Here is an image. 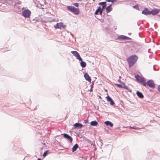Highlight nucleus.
<instances>
[{"mask_svg": "<svg viewBox=\"0 0 160 160\" xmlns=\"http://www.w3.org/2000/svg\"><path fill=\"white\" fill-rule=\"evenodd\" d=\"M81 62L80 63V64L82 68H85L86 66V63L85 62L82 61H82H81Z\"/></svg>", "mask_w": 160, "mask_h": 160, "instance_id": "19", "label": "nucleus"}, {"mask_svg": "<svg viewBox=\"0 0 160 160\" xmlns=\"http://www.w3.org/2000/svg\"><path fill=\"white\" fill-rule=\"evenodd\" d=\"M138 57L136 55H132L127 59L129 67H131L135 63L138 59Z\"/></svg>", "mask_w": 160, "mask_h": 160, "instance_id": "1", "label": "nucleus"}, {"mask_svg": "<svg viewBox=\"0 0 160 160\" xmlns=\"http://www.w3.org/2000/svg\"><path fill=\"white\" fill-rule=\"evenodd\" d=\"M142 13L145 15L150 14V11H149L148 9L147 8H145L144 9L142 10Z\"/></svg>", "mask_w": 160, "mask_h": 160, "instance_id": "10", "label": "nucleus"}, {"mask_svg": "<svg viewBox=\"0 0 160 160\" xmlns=\"http://www.w3.org/2000/svg\"><path fill=\"white\" fill-rule=\"evenodd\" d=\"M99 12V11H98V10H96L94 13V14L95 15H98V14Z\"/></svg>", "mask_w": 160, "mask_h": 160, "instance_id": "32", "label": "nucleus"}, {"mask_svg": "<svg viewBox=\"0 0 160 160\" xmlns=\"http://www.w3.org/2000/svg\"><path fill=\"white\" fill-rule=\"evenodd\" d=\"M106 5L107 4H104L102 5V8H101V10H103L106 8Z\"/></svg>", "mask_w": 160, "mask_h": 160, "instance_id": "30", "label": "nucleus"}, {"mask_svg": "<svg viewBox=\"0 0 160 160\" xmlns=\"http://www.w3.org/2000/svg\"><path fill=\"white\" fill-rule=\"evenodd\" d=\"M71 53L74 56L76 57V58L79 61H82V59L79 53L77 51H72Z\"/></svg>", "mask_w": 160, "mask_h": 160, "instance_id": "5", "label": "nucleus"}, {"mask_svg": "<svg viewBox=\"0 0 160 160\" xmlns=\"http://www.w3.org/2000/svg\"><path fill=\"white\" fill-rule=\"evenodd\" d=\"M107 100L108 101H110L111 99H112L109 96H108L106 97Z\"/></svg>", "mask_w": 160, "mask_h": 160, "instance_id": "25", "label": "nucleus"}, {"mask_svg": "<svg viewBox=\"0 0 160 160\" xmlns=\"http://www.w3.org/2000/svg\"><path fill=\"white\" fill-rule=\"evenodd\" d=\"M106 2H111L112 3H113L114 2H116L117 1V0H106Z\"/></svg>", "mask_w": 160, "mask_h": 160, "instance_id": "22", "label": "nucleus"}, {"mask_svg": "<svg viewBox=\"0 0 160 160\" xmlns=\"http://www.w3.org/2000/svg\"><path fill=\"white\" fill-rule=\"evenodd\" d=\"M90 124L92 126H96L98 124V122L96 121H93L90 122Z\"/></svg>", "mask_w": 160, "mask_h": 160, "instance_id": "18", "label": "nucleus"}, {"mask_svg": "<svg viewBox=\"0 0 160 160\" xmlns=\"http://www.w3.org/2000/svg\"><path fill=\"white\" fill-rule=\"evenodd\" d=\"M37 160H41V159L40 158H38V159Z\"/></svg>", "mask_w": 160, "mask_h": 160, "instance_id": "39", "label": "nucleus"}, {"mask_svg": "<svg viewBox=\"0 0 160 160\" xmlns=\"http://www.w3.org/2000/svg\"><path fill=\"white\" fill-rule=\"evenodd\" d=\"M67 8L68 10L72 12L75 15H78L80 13L79 9L78 8H76L74 6H67Z\"/></svg>", "mask_w": 160, "mask_h": 160, "instance_id": "2", "label": "nucleus"}, {"mask_svg": "<svg viewBox=\"0 0 160 160\" xmlns=\"http://www.w3.org/2000/svg\"><path fill=\"white\" fill-rule=\"evenodd\" d=\"M130 129H137L138 128L136 127V126H133V127H130Z\"/></svg>", "mask_w": 160, "mask_h": 160, "instance_id": "26", "label": "nucleus"}, {"mask_svg": "<svg viewBox=\"0 0 160 160\" xmlns=\"http://www.w3.org/2000/svg\"><path fill=\"white\" fill-rule=\"evenodd\" d=\"M91 88H93V84H92L90 85Z\"/></svg>", "mask_w": 160, "mask_h": 160, "instance_id": "37", "label": "nucleus"}, {"mask_svg": "<svg viewBox=\"0 0 160 160\" xmlns=\"http://www.w3.org/2000/svg\"><path fill=\"white\" fill-rule=\"evenodd\" d=\"M66 26L65 25L63 24V23L62 22L58 23L56 24V26L54 27L56 28H64Z\"/></svg>", "mask_w": 160, "mask_h": 160, "instance_id": "6", "label": "nucleus"}, {"mask_svg": "<svg viewBox=\"0 0 160 160\" xmlns=\"http://www.w3.org/2000/svg\"><path fill=\"white\" fill-rule=\"evenodd\" d=\"M122 83L123 84V86H124V87L123 88H124L126 89H128V86H125V84L123 82H122Z\"/></svg>", "mask_w": 160, "mask_h": 160, "instance_id": "31", "label": "nucleus"}, {"mask_svg": "<svg viewBox=\"0 0 160 160\" xmlns=\"http://www.w3.org/2000/svg\"><path fill=\"white\" fill-rule=\"evenodd\" d=\"M112 4H111L110 5H109L107 8H106V11L107 13H109L112 10Z\"/></svg>", "mask_w": 160, "mask_h": 160, "instance_id": "12", "label": "nucleus"}, {"mask_svg": "<svg viewBox=\"0 0 160 160\" xmlns=\"http://www.w3.org/2000/svg\"><path fill=\"white\" fill-rule=\"evenodd\" d=\"M97 10H98V11H100V10H101V7L99 6L98 7Z\"/></svg>", "mask_w": 160, "mask_h": 160, "instance_id": "35", "label": "nucleus"}, {"mask_svg": "<svg viewBox=\"0 0 160 160\" xmlns=\"http://www.w3.org/2000/svg\"><path fill=\"white\" fill-rule=\"evenodd\" d=\"M104 4H106V2H99L98 3V5H104Z\"/></svg>", "mask_w": 160, "mask_h": 160, "instance_id": "21", "label": "nucleus"}, {"mask_svg": "<svg viewBox=\"0 0 160 160\" xmlns=\"http://www.w3.org/2000/svg\"><path fill=\"white\" fill-rule=\"evenodd\" d=\"M158 89L159 92H160V85H159L158 86Z\"/></svg>", "mask_w": 160, "mask_h": 160, "instance_id": "36", "label": "nucleus"}, {"mask_svg": "<svg viewBox=\"0 0 160 160\" xmlns=\"http://www.w3.org/2000/svg\"><path fill=\"white\" fill-rule=\"evenodd\" d=\"M102 11L103 10H101L100 11H99V14L101 15H102Z\"/></svg>", "mask_w": 160, "mask_h": 160, "instance_id": "34", "label": "nucleus"}, {"mask_svg": "<svg viewBox=\"0 0 160 160\" xmlns=\"http://www.w3.org/2000/svg\"><path fill=\"white\" fill-rule=\"evenodd\" d=\"M119 81H120V80H118V82H119Z\"/></svg>", "mask_w": 160, "mask_h": 160, "instance_id": "43", "label": "nucleus"}, {"mask_svg": "<svg viewBox=\"0 0 160 160\" xmlns=\"http://www.w3.org/2000/svg\"><path fill=\"white\" fill-rule=\"evenodd\" d=\"M136 94L137 96L140 98H142L144 97L142 94L141 92H139V91H137Z\"/></svg>", "mask_w": 160, "mask_h": 160, "instance_id": "16", "label": "nucleus"}, {"mask_svg": "<svg viewBox=\"0 0 160 160\" xmlns=\"http://www.w3.org/2000/svg\"><path fill=\"white\" fill-rule=\"evenodd\" d=\"M90 91L91 92H92V88H90Z\"/></svg>", "mask_w": 160, "mask_h": 160, "instance_id": "38", "label": "nucleus"}, {"mask_svg": "<svg viewBox=\"0 0 160 160\" xmlns=\"http://www.w3.org/2000/svg\"><path fill=\"white\" fill-rule=\"evenodd\" d=\"M116 85L119 88H122L124 86H123V84L121 85L119 84H117Z\"/></svg>", "mask_w": 160, "mask_h": 160, "instance_id": "23", "label": "nucleus"}, {"mask_svg": "<svg viewBox=\"0 0 160 160\" xmlns=\"http://www.w3.org/2000/svg\"><path fill=\"white\" fill-rule=\"evenodd\" d=\"M109 102L111 105H113L114 104V102L112 99H111Z\"/></svg>", "mask_w": 160, "mask_h": 160, "instance_id": "28", "label": "nucleus"}, {"mask_svg": "<svg viewBox=\"0 0 160 160\" xmlns=\"http://www.w3.org/2000/svg\"><path fill=\"white\" fill-rule=\"evenodd\" d=\"M74 126L75 128H82L83 127V125L80 123L77 122L74 124Z\"/></svg>", "mask_w": 160, "mask_h": 160, "instance_id": "13", "label": "nucleus"}, {"mask_svg": "<svg viewBox=\"0 0 160 160\" xmlns=\"http://www.w3.org/2000/svg\"><path fill=\"white\" fill-rule=\"evenodd\" d=\"M121 78V77L120 76L119 77V79H120V78Z\"/></svg>", "mask_w": 160, "mask_h": 160, "instance_id": "40", "label": "nucleus"}, {"mask_svg": "<svg viewBox=\"0 0 160 160\" xmlns=\"http://www.w3.org/2000/svg\"><path fill=\"white\" fill-rule=\"evenodd\" d=\"M148 86L152 88H155V85L153 81L152 80H149L146 83V87Z\"/></svg>", "mask_w": 160, "mask_h": 160, "instance_id": "4", "label": "nucleus"}, {"mask_svg": "<svg viewBox=\"0 0 160 160\" xmlns=\"http://www.w3.org/2000/svg\"><path fill=\"white\" fill-rule=\"evenodd\" d=\"M84 77L86 80L89 82H91V78L89 76L88 74L87 73H86L84 75Z\"/></svg>", "mask_w": 160, "mask_h": 160, "instance_id": "14", "label": "nucleus"}, {"mask_svg": "<svg viewBox=\"0 0 160 160\" xmlns=\"http://www.w3.org/2000/svg\"><path fill=\"white\" fill-rule=\"evenodd\" d=\"M49 151L48 150H47L46 151H45L43 154V156L44 157H45L46 155H47V154L49 152Z\"/></svg>", "mask_w": 160, "mask_h": 160, "instance_id": "20", "label": "nucleus"}, {"mask_svg": "<svg viewBox=\"0 0 160 160\" xmlns=\"http://www.w3.org/2000/svg\"><path fill=\"white\" fill-rule=\"evenodd\" d=\"M73 5L77 8H78L79 7V4L78 3H74L73 4Z\"/></svg>", "mask_w": 160, "mask_h": 160, "instance_id": "29", "label": "nucleus"}, {"mask_svg": "<svg viewBox=\"0 0 160 160\" xmlns=\"http://www.w3.org/2000/svg\"><path fill=\"white\" fill-rule=\"evenodd\" d=\"M78 147V145L77 144H76L72 148V152H73L76 151Z\"/></svg>", "mask_w": 160, "mask_h": 160, "instance_id": "17", "label": "nucleus"}, {"mask_svg": "<svg viewBox=\"0 0 160 160\" xmlns=\"http://www.w3.org/2000/svg\"><path fill=\"white\" fill-rule=\"evenodd\" d=\"M133 7L134 8H135V9H136L137 10H139L138 6V5H135L133 6Z\"/></svg>", "mask_w": 160, "mask_h": 160, "instance_id": "24", "label": "nucleus"}, {"mask_svg": "<svg viewBox=\"0 0 160 160\" xmlns=\"http://www.w3.org/2000/svg\"><path fill=\"white\" fill-rule=\"evenodd\" d=\"M78 1H82V0H78Z\"/></svg>", "mask_w": 160, "mask_h": 160, "instance_id": "42", "label": "nucleus"}, {"mask_svg": "<svg viewBox=\"0 0 160 160\" xmlns=\"http://www.w3.org/2000/svg\"><path fill=\"white\" fill-rule=\"evenodd\" d=\"M160 12V10L159 9H154V10H152L150 11V14H152L153 15H155L159 13Z\"/></svg>", "mask_w": 160, "mask_h": 160, "instance_id": "11", "label": "nucleus"}, {"mask_svg": "<svg viewBox=\"0 0 160 160\" xmlns=\"http://www.w3.org/2000/svg\"><path fill=\"white\" fill-rule=\"evenodd\" d=\"M138 81L142 84L144 87H146V80L144 78L140 77L138 78Z\"/></svg>", "mask_w": 160, "mask_h": 160, "instance_id": "8", "label": "nucleus"}, {"mask_svg": "<svg viewBox=\"0 0 160 160\" xmlns=\"http://www.w3.org/2000/svg\"><path fill=\"white\" fill-rule=\"evenodd\" d=\"M88 122V119H86L84 120V122H83V123H85V124H86Z\"/></svg>", "mask_w": 160, "mask_h": 160, "instance_id": "33", "label": "nucleus"}, {"mask_svg": "<svg viewBox=\"0 0 160 160\" xmlns=\"http://www.w3.org/2000/svg\"><path fill=\"white\" fill-rule=\"evenodd\" d=\"M2 52H5V51H2Z\"/></svg>", "mask_w": 160, "mask_h": 160, "instance_id": "41", "label": "nucleus"}, {"mask_svg": "<svg viewBox=\"0 0 160 160\" xmlns=\"http://www.w3.org/2000/svg\"><path fill=\"white\" fill-rule=\"evenodd\" d=\"M117 39L122 40H130L131 38L127 36L123 35H120L118 36Z\"/></svg>", "mask_w": 160, "mask_h": 160, "instance_id": "7", "label": "nucleus"}, {"mask_svg": "<svg viewBox=\"0 0 160 160\" xmlns=\"http://www.w3.org/2000/svg\"><path fill=\"white\" fill-rule=\"evenodd\" d=\"M140 76L139 75H136L135 76V78H136V79L137 81H138V78L140 77Z\"/></svg>", "mask_w": 160, "mask_h": 160, "instance_id": "27", "label": "nucleus"}, {"mask_svg": "<svg viewBox=\"0 0 160 160\" xmlns=\"http://www.w3.org/2000/svg\"><path fill=\"white\" fill-rule=\"evenodd\" d=\"M105 124L107 126H109L111 127H112L113 126V124L109 121H106L105 122Z\"/></svg>", "mask_w": 160, "mask_h": 160, "instance_id": "15", "label": "nucleus"}, {"mask_svg": "<svg viewBox=\"0 0 160 160\" xmlns=\"http://www.w3.org/2000/svg\"><path fill=\"white\" fill-rule=\"evenodd\" d=\"M62 135L63 136L64 138H65L67 139L69 141V142L70 143H71L72 142V138L69 135L66 133H63L62 134Z\"/></svg>", "mask_w": 160, "mask_h": 160, "instance_id": "9", "label": "nucleus"}, {"mask_svg": "<svg viewBox=\"0 0 160 160\" xmlns=\"http://www.w3.org/2000/svg\"><path fill=\"white\" fill-rule=\"evenodd\" d=\"M31 14V12L28 9H25L22 12V15L26 18H29Z\"/></svg>", "mask_w": 160, "mask_h": 160, "instance_id": "3", "label": "nucleus"}]
</instances>
